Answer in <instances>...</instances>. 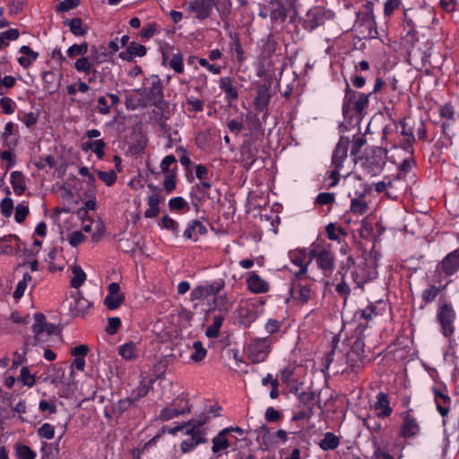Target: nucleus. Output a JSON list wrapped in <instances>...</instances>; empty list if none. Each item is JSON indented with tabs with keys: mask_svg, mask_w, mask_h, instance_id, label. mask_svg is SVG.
I'll return each instance as SVG.
<instances>
[{
	"mask_svg": "<svg viewBox=\"0 0 459 459\" xmlns=\"http://www.w3.org/2000/svg\"><path fill=\"white\" fill-rule=\"evenodd\" d=\"M373 408L377 411V416L381 419L389 417L393 411L388 395L383 392L377 394Z\"/></svg>",
	"mask_w": 459,
	"mask_h": 459,
	"instance_id": "obj_19",
	"label": "nucleus"
},
{
	"mask_svg": "<svg viewBox=\"0 0 459 459\" xmlns=\"http://www.w3.org/2000/svg\"><path fill=\"white\" fill-rule=\"evenodd\" d=\"M146 86L135 90L138 94H145V96L138 100L137 105H131L128 99L126 102L127 108H146L147 106H154L160 111H164L169 108V102L164 100L163 85L158 75H151L146 79Z\"/></svg>",
	"mask_w": 459,
	"mask_h": 459,
	"instance_id": "obj_1",
	"label": "nucleus"
},
{
	"mask_svg": "<svg viewBox=\"0 0 459 459\" xmlns=\"http://www.w3.org/2000/svg\"><path fill=\"white\" fill-rule=\"evenodd\" d=\"M373 234V227L372 224L368 221L367 218H364L361 221L360 228L359 230V235L360 238L364 239H368Z\"/></svg>",
	"mask_w": 459,
	"mask_h": 459,
	"instance_id": "obj_50",
	"label": "nucleus"
},
{
	"mask_svg": "<svg viewBox=\"0 0 459 459\" xmlns=\"http://www.w3.org/2000/svg\"><path fill=\"white\" fill-rule=\"evenodd\" d=\"M459 270V247L447 254L437 265L436 272L441 275L452 276Z\"/></svg>",
	"mask_w": 459,
	"mask_h": 459,
	"instance_id": "obj_8",
	"label": "nucleus"
},
{
	"mask_svg": "<svg viewBox=\"0 0 459 459\" xmlns=\"http://www.w3.org/2000/svg\"><path fill=\"white\" fill-rule=\"evenodd\" d=\"M29 213V207L23 204H19L16 206L14 219L18 223L24 221Z\"/></svg>",
	"mask_w": 459,
	"mask_h": 459,
	"instance_id": "obj_61",
	"label": "nucleus"
},
{
	"mask_svg": "<svg viewBox=\"0 0 459 459\" xmlns=\"http://www.w3.org/2000/svg\"><path fill=\"white\" fill-rule=\"evenodd\" d=\"M118 352L127 360L134 359L137 357L136 346L133 342H126L120 346Z\"/></svg>",
	"mask_w": 459,
	"mask_h": 459,
	"instance_id": "obj_41",
	"label": "nucleus"
},
{
	"mask_svg": "<svg viewBox=\"0 0 459 459\" xmlns=\"http://www.w3.org/2000/svg\"><path fill=\"white\" fill-rule=\"evenodd\" d=\"M326 21V13L320 7H316L308 11L307 19L304 22V28L308 31H312L325 24Z\"/></svg>",
	"mask_w": 459,
	"mask_h": 459,
	"instance_id": "obj_13",
	"label": "nucleus"
},
{
	"mask_svg": "<svg viewBox=\"0 0 459 459\" xmlns=\"http://www.w3.org/2000/svg\"><path fill=\"white\" fill-rule=\"evenodd\" d=\"M0 211L1 213L6 218L12 215L13 211V202L10 197L6 196L1 201Z\"/></svg>",
	"mask_w": 459,
	"mask_h": 459,
	"instance_id": "obj_57",
	"label": "nucleus"
},
{
	"mask_svg": "<svg viewBox=\"0 0 459 459\" xmlns=\"http://www.w3.org/2000/svg\"><path fill=\"white\" fill-rule=\"evenodd\" d=\"M195 176L200 180V183L196 185L197 190L203 194H205V189H209L212 186V184L207 180V168L202 164L197 165L195 167Z\"/></svg>",
	"mask_w": 459,
	"mask_h": 459,
	"instance_id": "obj_27",
	"label": "nucleus"
},
{
	"mask_svg": "<svg viewBox=\"0 0 459 459\" xmlns=\"http://www.w3.org/2000/svg\"><path fill=\"white\" fill-rule=\"evenodd\" d=\"M121 325V320L119 317H109L108 320V325L106 327V333L113 335L117 333Z\"/></svg>",
	"mask_w": 459,
	"mask_h": 459,
	"instance_id": "obj_60",
	"label": "nucleus"
},
{
	"mask_svg": "<svg viewBox=\"0 0 459 459\" xmlns=\"http://www.w3.org/2000/svg\"><path fill=\"white\" fill-rule=\"evenodd\" d=\"M386 154L387 152L385 148L375 147L372 149V156L366 158L365 165L371 172H379L385 165Z\"/></svg>",
	"mask_w": 459,
	"mask_h": 459,
	"instance_id": "obj_12",
	"label": "nucleus"
},
{
	"mask_svg": "<svg viewBox=\"0 0 459 459\" xmlns=\"http://www.w3.org/2000/svg\"><path fill=\"white\" fill-rule=\"evenodd\" d=\"M316 264L325 275H330L334 269V255L329 249L319 250Z\"/></svg>",
	"mask_w": 459,
	"mask_h": 459,
	"instance_id": "obj_17",
	"label": "nucleus"
},
{
	"mask_svg": "<svg viewBox=\"0 0 459 459\" xmlns=\"http://www.w3.org/2000/svg\"><path fill=\"white\" fill-rule=\"evenodd\" d=\"M42 80L45 84V88L49 91L53 92L56 91L54 82L56 81V74L51 71H46L42 73Z\"/></svg>",
	"mask_w": 459,
	"mask_h": 459,
	"instance_id": "obj_55",
	"label": "nucleus"
},
{
	"mask_svg": "<svg viewBox=\"0 0 459 459\" xmlns=\"http://www.w3.org/2000/svg\"><path fill=\"white\" fill-rule=\"evenodd\" d=\"M434 400L437 411L442 417H446L450 411L451 398L448 394L442 393L439 389H432Z\"/></svg>",
	"mask_w": 459,
	"mask_h": 459,
	"instance_id": "obj_18",
	"label": "nucleus"
},
{
	"mask_svg": "<svg viewBox=\"0 0 459 459\" xmlns=\"http://www.w3.org/2000/svg\"><path fill=\"white\" fill-rule=\"evenodd\" d=\"M356 25L359 28H364L362 32L366 33L367 37L374 38L377 34L375 15L364 14L359 12Z\"/></svg>",
	"mask_w": 459,
	"mask_h": 459,
	"instance_id": "obj_16",
	"label": "nucleus"
},
{
	"mask_svg": "<svg viewBox=\"0 0 459 459\" xmlns=\"http://www.w3.org/2000/svg\"><path fill=\"white\" fill-rule=\"evenodd\" d=\"M169 65L176 73H184L183 56L181 54L174 55L169 60Z\"/></svg>",
	"mask_w": 459,
	"mask_h": 459,
	"instance_id": "obj_58",
	"label": "nucleus"
},
{
	"mask_svg": "<svg viewBox=\"0 0 459 459\" xmlns=\"http://www.w3.org/2000/svg\"><path fill=\"white\" fill-rule=\"evenodd\" d=\"M207 233L206 227L197 220L193 221L184 231V237L187 239L196 240L198 236Z\"/></svg>",
	"mask_w": 459,
	"mask_h": 459,
	"instance_id": "obj_24",
	"label": "nucleus"
},
{
	"mask_svg": "<svg viewBox=\"0 0 459 459\" xmlns=\"http://www.w3.org/2000/svg\"><path fill=\"white\" fill-rule=\"evenodd\" d=\"M160 225L161 228L171 230L175 235L178 233V224L176 221L165 215L161 218Z\"/></svg>",
	"mask_w": 459,
	"mask_h": 459,
	"instance_id": "obj_53",
	"label": "nucleus"
},
{
	"mask_svg": "<svg viewBox=\"0 0 459 459\" xmlns=\"http://www.w3.org/2000/svg\"><path fill=\"white\" fill-rule=\"evenodd\" d=\"M220 88L225 92L228 99L236 100L238 97L237 89L233 86L230 77H222L220 80Z\"/></svg>",
	"mask_w": 459,
	"mask_h": 459,
	"instance_id": "obj_34",
	"label": "nucleus"
},
{
	"mask_svg": "<svg viewBox=\"0 0 459 459\" xmlns=\"http://www.w3.org/2000/svg\"><path fill=\"white\" fill-rule=\"evenodd\" d=\"M88 52V44L83 42L80 45L74 44L67 50L69 57H74L76 56H83Z\"/></svg>",
	"mask_w": 459,
	"mask_h": 459,
	"instance_id": "obj_49",
	"label": "nucleus"
},
{
	"mask_svg": "<svg viewBox=\"0 0 459 459\" xmlns=\"http://www.w3.org/2000/svg\"><path fill=\"white\" fill-rule=\"evenodd\" d=\"M93 62L89 60V57L82 56L74 63V68L78 72H84L88 74L91 73L93 67Z\"/></svg>",
	"mask_w": 459,
	"mask_h": 459,
	"instance_id": "obj_45",
	"label": "nucleus"
},
{
	"mask_svg": "<svg viewBox=\"0 0 459 459\" xmlns=\"http://www.w3.org/2000/svg\"><path fill=\"white\" fill-rule=\"evenodd\" d=\"M224 281L219 280L197 286L191 291V299H203L210 296H215L224 288Z\"/></svg>",
	"mask_w": 459,
	"mask_h": 459,
	"instance_id": "obj_10",
	"label": "nucleus"
},
{
	"mask_svg": "<svg viewBox=\"0 0 459 459\" xmlns=\"http://www.w3.org/2000/svg\"><path fill=\"white\" fill-rule=\"evenodd\" d=\"M209 420V416L205 413L198 415L195 419H192L188 420L186 425L187 426V429L186 433H203L200 430V427L205 424Z\"/></svg>",
	"mask_w": 459,
	"mask_h": 459,
	"instance_id": "obj_33",
	"label": "nucleus"
},
{
	"mask_svg": "<svg viewBox=\"0 0 459 459\" xmlns=\"http://www.w3.org/2000/svg\"><path fill=\"white\" fill-rule=\"evenodd\" d=\"M357 91L351 90L347 84L345 96L342 103V113L344 117H349L351 108H353L354 100L357 99Z\"/></svg>",
	"mask_w": 459,
	"mask_h": 459,
	"instance_id": "obj_31",
	"label": "nucleus"
},
{
	"mask_svg": "<svg viewBox=\"0 0 459 459\" xmlns=\"http://www.w3.org/2000/svg\"><path fill=\"white\" fill-rule=\"evenodd\" d=\"M80 4V0H64L56 6V11L59 13L68 12L78 7Z\"/></svg>",
	"mask_w": 459,
	"mask_h": 459,
	"instance_id": "obj_51",
	"label": "nucleus"
},
{
	"mask_svg": "<svg viewBox=\"0 0 459 459\" xmlns=\"http://www.w3.org/2000/svg\"><path fill=\"white\" fill-rule=\"evenodd\" d=\"M187 206V203L180 196L173 197L169 201V207L173 211H180Z\"/></svg>",
	"mask_w": 459,
	"mask_h": 459,
	"instance_id": "obj_63",
	"label": "nucleus"
},
{
	"mask_svg": "<svg viewBox=\"0 0 459 459\" xmlns=\"http://www.w3.org/2000/svg\"><path fill=\"white\" fill-rule=\"evenodd\" d=\"M65 24L70 28L71 32L75 36H83L87 32L81 18L66 19Z\"/></svg>",
	"mask_w": 459,
	"mask_h": 459,
	"instance_id": "obj_37",
	"label": "nucleus"
},
{
	"mask_svg": "<svg viewBox=\"0 0 459 459\" xmlns=\"http://www.w3.org/2000/svg\"><path fill=\"white\" fill-rule=\"evenodd\" d=\"M229 429H222L219 434L212 438V453L217 454L221 450H225L230 446V442L226 437Z\"/></svg>",
	"mask_w": 459,
	"mask_h": 459,
	"instance_id": "obj_28",
	"label": "nucleus"
},
{
	"mask_svg": "<svg viewBox=\"0 0 459 459\" xmlns=\"http://www.w3.org/2000/svg\"><path fill=\"white\" fill-rule=\"evenodd\" d=\"M214 5V0H193L187 4L186 11L195 19L204 20L210 17Z\"/></svg>",
	"mask_w": 459,
	"mask_h": 459,
	"instance_id": "obj_7",
	"label": "nucleus"
},
{
	"mask_svg": "<svg viewBox=\"0 0 459 459\" xmlns=\"http://www.w3.org/2000/svg\"><path fill=\"white\" fill-rule=\"evenodd\" d=\"M18 459H35L36 454L25 445H19L16 448Z\"/></svg>",
	"mask_w": 459,
	"mask_h": 459,
	"instance_id": "obj_59",
	"label": "nucleus"
},
{
	"mask_svg": "<svg viewBox=\"0 0 459 459\" xmlns=\"http://www.w3.org/2000/svg\"><path fill=\"white\" fill-rule=\"evenodd\" d=\"M37 433L42 438L52 439L55 436V428L49 423H44L38 429Z\"/></svg>",
	"mask_w": 459,
	"mask_h": 459,
	"instance_id": "obj_52",
	"label": "nucleus"
},
{
	"mask_svg": "<svg viewBox=\"0 0 459 459\" xmlns=\"http://www.w3.org/2000/svg\"><path fill=\"white\" fill-rule=\"evenodd\" d=\"M20 32L17 29H10L0 33V49L7 47L9 41L16 40L19 38Z\"/></svg>",
	"mask_w": 459,
	"mask_h": 459,
	"instance_id": "obj_42",
	"label": "nucleus"
},
{
	"mask_svg": "<svg viewBox=\"0 0 459 459\" xmlns=\"http://www.w3.org/2000/svg\"><path fill=\"white\" fill-rule=\"evenodd\" d=\"M273 339L271 337L255 338L251 340L247 353L253 363H260L265 360L271 351Z\"/></svg>",
	"mask_w": 459,
	"mask_h": 459,
	"instance_id": "obj_2",
	"label": "nucleus"
},
{
	"mask_svg": "<svg viewBox=\"0 0 459 459\" xmlns=\"http://www.w3.org/2000/svg\"><path fill=\"white\" fill-rule=\"evenodd\" d=\"M73 277L71 278L70 284L72 288H80L86 280V273L81 266L74 265L72 267Z\"/></svg>",
	"mask_w": 459,
	"mask_h": 459,
	"instance_id": "obj_36",
	"label": "nucleus"
},
{
	"mask_svg": "<svg viewBox=\"0 0 459 459\" xmlns=\"http://www.w3.org/2000/svg\"><path fill=\"white\" fill-rule=\"evenodd\" d=\"M315 397L316 394L313 391L299 393L298 398L300 403V407L304 409L308 408L311 411H313V408L315 405Z\"/></svg>",
	"mask_w": 459,
	"mask_h": 459,
	"instance_id": "obj_39",
	"label": "nucleus"
},
{
	"mask_svg": "<svg viewBox=\"0 0 459 459\" xmlns=\"http://www.w3.org/2000/svg\"><path fill=\"white\" fill-rule=\"evenodd\" d=\"M438 114L442 118L446 120H455V112L454 107L450 103L440 106L438 108Z\"/></svg>",
	"mask_w": 459,
	"mask_h": 459,
	"instance_id": "obj_54",
	"label": "nucleus"
},
{
	"mask_svg": "<svg viewBox=\"0 0 459 459\" xmlns=\"http://www.w3.org/2000/svg\"><path fill=\"white\" fill-rule=\"evenodd\" d=\"M97 174H98L99 178L101 181H103L108 186H112L117 178V174L112 169H110L108 171L98 170Z\"/></svg>",
	"mask_w": 459,
	"mask_h": 459,
	"instance_id": "obj_48",
	"label": "nucleus"
},
{
	"mask_svg": "<svg viewBox=\"0 0 459 459\" xmlns=\"http://www.w3.org/2000/svg\"><path fill=\"white\" fill-rule=\"evenodd\" d=\"M372 92H369L368 94L365 93H357V99L354 100L353 108H351V110H354L358 115L362 116L364 110L368 106V97Z\"/></svg>",
	"mask_w": 459,
	"mask_h": 459,
	"instance_id": "obj_38",
	"label": "nucleus"
},
{
	"mask_svg": "<svg viewBox=\"0 0 459 459\" xmlns=\"http://www.w3.org/2000/svg\"><path fill=\"white\" fill-rule=\"evenodd\" d=\"M281 417V412H280L273 407H268L264 413V418L268 422H276L280 420Z\"/></svg>",
	"mask_w": 459,
	"mask_h": 459,
	"instance_id": "obj_64",
	"label": "nucleus"
},
{
	"mask_svg": "<svg viewBox=\"0 0 459 459\" xmlns=\"http://www.w3.org/2000/svg\"><path fill=\"white\" fill-rule=\"evenodd\" d=\"M35 323L32 325V332L34 333V342L33 345H37L45 341L44 333L47 336L56 333V326L54 324L47 323L46 317L41 313H36L34 315Z\"/></svg>",
	"mask_w": 459,
	"mask_h": 459,
	"instance_id": "obj_5",
	"label": "nucleus"
},
{
	"mask_svg": "<svg viewBox=\"0 0 459 459\" xmlns=\"http://www.w3.org/2000/svg\"><path fill=\"white\" fill-rule=\"evenodd\" d=\"M367 141L364 136L354 137L351 144V155L354 157V161H357L358 155L361 148L366 144Z\"/></svg>",
	"mask_w": 459,
	"mask_h": 459,
	"instance_id": "obj_47",
	"label": "nucleus"
},
{
	"mask_svg": "<svg viewBox=\"0 0 459 459\" xmlns=\"http://www.w3.org/2000/svg\"><path fill=\"white\" fill-rule=\"evenodd\" d=\"M247 284L253 293H265L269 290L268 283L255 272H252L247 277Z\"/></svg>",
	"mask_w": 459,
	"mask_h": 459,
	"instance_id": "obj_21",
	"label": "nucleus"
},
{
	"mask_svg": "<svg viewBox=\"0 0 459 459\" xmlns=\"http://www.w3.org/2000/svg\"><path fill=\"white\" fill-rule=\"evenodd\" d=\"M223 320L224 317L222 316H214L212 324L209 325L205 331V335L209 338H216L219 335V331L222 325Z\"/></svg>",
	"mask_w": 459,
	"mask_h": 459,
	"instance_id": "obj_40",
	"label": "nucleus"
},
{
	"mask_svg": "<svg viewBox=\"0 0 459 459\" xmlns=\"http://www.w3.org/2000/svg\"><path fill=\"white\" fill-rule=\"evenodd\" d=\"M193 349L195 351L191 354L190 359L194 362H200L206 357L207 351L203 346L202 342H200V341L194 342Z\"/></svg>",
	"mask_w": 459,
	"mask_h": 459,
	"instance_id": "obj_43",
	"label": "nucleus"
},
{
	"mask_svg": "<svg viewBox=\"0 0 459 459\" xmlns=\"http://www.w3.org/2000/svg\"><path fill=\"white\" fill-rule=\"evenodd\" d=\"M363 195H364V194H361L359 198H354L351 200V211L352 212L358 213V214H364L368 210V206L367 203L360 198Z\"/></svg>",
	"mask_w": 459,
	"mask_h": 459,
	"instance_id": "obj_44",
	"label": "nucleus"
},
{
	"mask_svg": "<svg viewBox=\"0 0 459 459\" xmlns=\"http://www.w3.org/2000/svg\"><path fill=\"white\" fill-rule=\"evenodd\" d=\"M439 292L440 289L438 287L430 285L428 289L423 290L421 297L425 303H429L435 299Z\"/></svg>",
	"mask_w": 459,
	"mask_h": 459,
	"instance_id": "obj_56",
	"label": "nucleus"
},
{
	"mask_svg": "<svg viewBox=\"0 0 459 459\" xmlns=\"http://www.w3.org/2000/svg\"><path fill=\"white\" fill-rule=\"evenodd\" d=\"M257 152V149L255 147V143L252 140L243 142L240 148V157L246 169H250L255 162Z\"/></svg>",
	"mask_w": 459,
	"mask_h": 459,
	"instance_id": "obj_15",
	"label": "nucleus"
},
{
	"mask_svg": "<svg viewBox=\"0 0 459 459\" xmlns=\"http://www.w3.org/2000/svg\"><path fill=\"white\" fill-rule=\"evenodd\" d=\"M403 422L400 426L399 435L403 438H411L416 437L420 430L417 419L411 414V410L402 413Z\"/></svg>",
	"mask_w": 459,
	"mask_h": 459,
	"instance_id": "obj_9",
	"label": "nucleus"
},
{
	"mask_svg": "<svg viewBox=\"0 0 459 459\" xmlns=\"http://www.w3.org/2000/svg\"><path fill=\"white\" fill-rule=\"evenodd\" d=\"M18 379L26 386L31 387L36 383V377L30 373L27 367H22Z\"/></svg>",
	"mask_w": 459,
	"mask_h": 459,
	"instance_id": "obj_46",
	"label": "nucleus"
},
{
	"mask_svg": "<svg viewBox=\"0 0 459 459\" xmlns=\"http://www.w3.org/2000/svg\"><path fill=\"white\" fill-rule=\"evenodd\" d=\"M190 435V437L184 440L181 445V450L183 453L190 452L194 447L199 444L206 443V438L203 437V433H186Z\"/></svg>",
	"mask_w": 459,
	"mask_h": 459,
	"instance_id": "obj_26",
	"label": "nucleus"
},
{
	"mask_svg": "<svg viewBox=\"0 0 459 459\" xmlns=\"http://www.w3.org/2000/svg\"><path fill=\"white\" fill-rule=\"evenodd\" d=\"M295 0H270V19L273 23H283L288 13L294 7Z\"/></svg>",
	"mask_w": 459,
	"mask_h": 459,
	"instance_id": "obj_4",
	"label": "nucleus"
},
{
	"mask_svg": "<svg viewBox=\"0 0 459 459\" xmlns=\"http://www.w3.org/2000/svg\"><path fill=\"white\" fill-rule=\"evenodd\" d=\"M91 307V303L78 292L74 297V302L71 307V310L74 316H83Z\"/></svg>",
	"mask_w": 459,
	"mask_h": 459,
	"instance_id": "obj_25",
	"label": "nucleus"
},
{
	"mask_svg": "<svg viewBox=\"0 0 459 459\" xmlns=\"http://www.w3.org/2000/svg\"><path fill=\"white\" fill-rule=\"evenodd\" d=\"M400 134L404 137V140L400 144L401 148H403L407 153L412 156L414 153L412 145L415 143L413 130L411 127H409L404 121L400 122Z\"/></svg>",
	"mask_w": 459,
	"mask_h": 459,
	"instance_id": "obj_20",
	"label": "nucleus"
},
{
	"mask_svg": "<svg viewBox=\"0 0 459 459\" xmlns=\"http://www.w3.org/2000/svg\"><path fill=\"white\" fill-rule=\"evenodd\" d=\"M108 294L104 299V304L108 309H116L125 301V295L120 291L117 282H111L108 285Z\"/></svg>",
	"mask_w": 459,
	"mask_h": 459,
	"instance_id": "obj_14",
	"label": "nucleus"
},
{
	"mask_svg": "<svg viewBox=\"0 0 459 459\" xmlns=\"http://www.w3.org/2000/svg\"><path fill=\"white\" fill-rule=\"evenodd\" d=\"M191 411L190 407L186 404L185 408L178 409V408H172V407H166L160 411V420L162 421L169 420L177 416L189 413Z\"/></svg>",
	"mask_w": 459,
	"mask_h": 459,
	"instance_id": "obj_30",
	"label": "nucleus"
},
{
	"mask_svg": "<svg viewBox=\"0 0 459 459\" xmlns=\"http://www.w3.org/2000/svg\"><path fill=\"white\" fill-rule=\"evenodd\" d=\"M11 184L13 186V191L16 195H21L24 193L26 189V186L24 183V178L22 172L20 171H13L11 173Z\"/></svg>",
	"mask_w": 459,
	"mask_h": 459,
	"instance_id": "obj_32",
	"label": "nucleus"
},
{
	"mask_svg": "<svg viewBox=\"0 0 459 459\" xmlns=\"http://www.w3.org/2000/svg\"><path fill=\"white\" fill-rule=\"evenodd\" d=\"M402 4V0H386L384 6L385 16L389 17Z\"/></svg>",
	"mask_w": 459,
	"mask_h": 459,
	"instance_id": "obj_62",
	"label": "nucleus"
},
{
	"mask_svg": "<svg viewBox=\"0 0 459 459\" xmlns=\"http://www.w3.org/2000/svg\"><path fill=\"white\" fill-rule=\"evenodd\" d=\"M147 48L136 42H131L125 51L119 53V57L126 61H132L135 56H144Z\"/></svg>",
	"mask_w": 459,
	"mask_h": 459,
	"instance_id": "obj_22",
	"label": "nucleus"
},
{
	"mask_svg": "<svg viewBox=\"0 0 459 459\" xmlns=\"http://www.w3.org/2000/svg\"><path fill=\"white\" fill-rule=\"evenodd\" d=\"M365 342L362 336H358L352 342L351 351L348 353L347 359L351 368L357 372L363 366L365 356Z\"/></svg>",
	"mask_w": 459,
	"mask_h": 459,
	"instance_id": "obj_6",
	"label": "nucleus"
},
{
	"mask_svg": "<svg viewBox=\"0 0 459 459\" xmlns=\"http://www.w3.org/2000/svg\"><path fill=\"white\" fill-rule=\"evenodd\" d=\"M339 445L340 438L332 432H326L318 443L319 447L324 451L334 450Z\"/></svg>",
	"mask_w": 459,
	"mask_h": 459,
	"instance_id": "obj_29",
	"label": "nucleus"
},
{
	"mask_svg": "<svg viewBox=\"0 0 459 459\" xmlns=\"http://www.w3.org/2000/svg\"><path fill=\"white\" fill-rule=\"evenodd\" d=\"M455 317L456 314L451 304L444 302L440 305L437 318L446 337H449L454 333Z\"/></svg>",
	"mask_w": 459,
	"mask_h": 459,
	"instance_id": "obj_3",
	"label": "nucleus"
},
{
	"mask_svg": "<svg viewBox=\"0 0 459 459\" xmlns=\"http://www.w3.org/2000/svg\"><path fill=\"white\" fill-rule=\"evenodd\" d=\"M350 143L351 142L348 137L341 136L332 156V165L333 168H343V161L346 160L348 157Z\"/></svg>",
	"mask_w": 459,
	"mask_h": 459,
	"instance_id": "obj_11",
	"label": "nucleus"
},
{
	"mask_svg": "<svg viewBox=\"0 0 459 459\" xmlns=\"http://www.w3.org/2000/svg\"><path fill=\"white\" fill-rule=\"evenodd\" d=\"M293 297L299 300L302 304L307 303L312 299L313 292L311 285L308 283H298L292 287Z\"/></svg>",
	"mask_w": 459,
	"mask_h": 459,
	"instance_id": "obj_23",
	"label": "nucleus"
},
{
	"mask_svg": "<svg viewBox=\"0 0 459 459\" xmlns=\"http://www.w3.org/2000/svg\"><path fill=\"white\" fill-rule=\"evenodd\" d=\"M270 100L269 91L266 87H260L257 91V95L255 100V108L264 111L268 106Z\"/></svg>",
	"mask_w": 459,
	"mask_h": 459,
	"instance_id": "obj_35",
	"label": "nucleus"
}]
</instances>
